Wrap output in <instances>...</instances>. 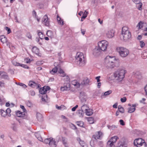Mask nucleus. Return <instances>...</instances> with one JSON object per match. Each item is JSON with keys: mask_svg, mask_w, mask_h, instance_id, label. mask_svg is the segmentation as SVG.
I'll use <instances>...</instances> for the list:
<instances>
[{"mask_svg": "<svg viewBox=\"0 0 147 147\" xmlns=\"http://www.w3.org/2000/svg\"><path fill=\"white\" fill-rule=\"evenodd\" d=\"M134 145L137 147H145L146 143L144 140L141 139H138L134 140Z\"/></svg>", "mask_w": 147, "mask_h": 147, "instance_id": "0eeeda50", "label": "nucleus"}, {"mask_svg": "<svg viewBox=\"0 0 147 147\" xmlns=\"http://www.w3.org/2000/svg\"><path fill=\"white\" fill-rule=\"evenodd\" d=\"M108 44L109 43L107 41L105 40H102L98 43V47L102 51H106Z\"/></svg>", "mask_w": 147, "mask_h": 147, "instance_id": "423d86ee", "label": "nucleus"}, {"mask_svg": "<svg viewBox=\"0 0 147 147\" xmlns=\"http://www.w3.org/2000/svg\"><path fill=\"white\" fill-rule=\"evenodd\" d=\"M57 20L59 24L61 25H63V20H61V18L58 16L57 17Z\"/></svg>", "mask_w": 147, "mask_h": 147, "instance_id": "c85d7f7f", "label": "nucleus"}, {"mask_svg": "<svg viewBox=\"0 0 147 147\" xmlns=\"http://www.w3.org/2000/svg\"><path fill=\"white\" fill-rule=\"evenodd\" d=\"M6 111L7 114V116L8 117H10L11 116L10 113L11 112V110L9 108H8L6 110Z\"/></svg>", "mask_w": 147, "mask_h": 147, "instance_id": "72a5a7b5", "label": "nucleus"}, {"mask_svg": "<svg viewBox=\"0 0 147 147\" xmlns=\"http://www.w3.org/2000/svg\"><path fill=\"white\" fill-rule=\"evenodd\" d=\"M77 125L80 127H82L84 125V123L83 122L81 121L77 122Z\"/></svg>", "mask_w": 147, "mask_h": 147, "instance_id": "79ce46f5", "label": "nucleus"}, {"mask_svg": "<svg viewBox=\"0 0 147 147\" xmlns=\"http://www.w3.org/2000/svg\"><path fill=\"white\" fill-rule=\"evenodd\" d=\"M36 116L38 119H39V117H41L42 115L40 113H36Z\"/></svg>", "mask_w": 147, "mask_h": 147, "instance_id": "bf43d9fd", "label": "nucleus"}, {"mask_svg": "<svg viewBox=\"0 0 147 147\" xmlns=\"http://www.w3.org/2000/svg\"><path fill=\"white\" fill-rule=\"evenodd\" d=\"M7 39L6 38L4 35H1L0 36V40L3 44L6 42Z\"/></svg>", "mask_w": 147, "mask_h": 147, "instance_id": "5701e85b", "label": "nucleus"}, {"mask_svg": "<svg viewBox=\"0 0 147 147\" xmlns=\"http://www.w3.org/2000/svg\"><path fill=\"white\" fill-rule=\"evenodd\" d=\"M118 139V137L117 136L112 137L111 139L107 142V145L111 147H114L115 146L114 144L116 143L117 140Z\"/></svg>", "mask_w": 147, "mask_h": 147, "instance_id": "6e6552de", "label": "nucleus"}, {"mask_svg": "<svg viewBox=\"0 0 147 147\" xmlns=\"http://www.w3.org/2000/svg\"><path fill=\"white\" fill-rule=\"evenodd\" d=\"M121 35L123 37V40H127L131 38V35L128 28L126 26L123 27L121 32Z\"/></svg>", "mask_w": 147, "mask_h": 147, "instance_id": "20e7f679", "label": "nucleus"}, {"mask_svg": "<svg viewBox=\"0 0 147 147\" xmlns=\"http://www.w3.org/2000/svg\"><path fill=\"white\" fill-rule=\"evenodd\" d=\"M140 46L142 48L145 46V44L143 41H140Z\"/></svg>", "mask_w": 147, "mask_h": 147, "instance_id": "3c124183", "label": "nucleus"}, {"mask_svg": "<svg viewBox=\"0 0 147 147\" xmlns=\"http://www.w3.org/2000/svg\"><path fill=\"white\" fill-rule=\"evenodd\" d=\"M16 114L17 116L19 117H23L25 115V113L22 112L20 111H16Z\"/></svg>", "mask_w": 147, "mask_h": 147, "instance_id": "a211bd4d", "label": "nucleus"}, {"mask_svg": "<svg viewBox=\"0 0 147 147\" xmlns=\"http://www.w3.org/2000/svg\"><path fill=\"white\" fill-rule=\"evenodd\" d=\"M136 105H134L132 106L129 109L128 111V113H131L134 112L136 110Z\"/></svg>", "mask_w": 147, "mask_h": 147, "instance_id": "aec40b11", "label": "nucleus"}, {"mask_svg": "<svg viewBox=\"0 0 147 147\" xmlns=\"http://www.w3.org/2000/svg\"><path fill=\"white\" fill-rule=\"evenodd\" d=\"M5 86V83L3 81H0V86L1 87H4Z\"/></svg>", "mask_w": 147, "mask_h": 147, "instance_id": "8fccbe9b", "label": "nucleus"}, {"mask_svg": "<svg viewBox=\"0 0 147 147\" xmlns=\"http://www.w3.org/2000/svg\"><path fill=\"white\" fill-rule=\"evenodd\" d=\"M103 136V134L102 133L101 131H98L96 132L93 137L95 139H101L102 137Z\"/></svg>", "mask_w": 147, "mask_h": 147, "instance_id": "f8f14e48", "label": "nucleus"}, {"mask_svg": "<svg viewBox=\"0 0 147 147\" xmlns=\"http://www.w3.org/2000/svg\"><path fill=\"white\" fill-rule=\"evenodd\" d=\"M5 29L7 31V34H9L11 32L10 29L7 27H5Z\"/></svg>", "mask_w": 147, "mask_h": 147, "instance_id": "09e8293b", "label": "nucleus"}, {"mask_svg": "<svg viewBox=\"0 0 147 147\" xmlns=\"http://www.w3.org/2000/svg\"><path fill=\"white\" fill-rule=\"evenodd\" d=\"M100 76H98L96 77L95 79L97 80V82H99L100 81Z\"/></svg>", "mask_w": 147, "mask_h": 147, "instance_id": "e2e57ef3", "label": "nucleus"}, {"mask_svg": "<svg viewBox=\"0 0 147 147\" xmlns=\"http://www.w3.org/2000/svg\"><path fill=\"white\" fill-rule=\"evenodd\" d=\"M90 83V80L89 78H85L81 82V84L83 85H88Z\"/></svg>", "mask_w": 147, "mask_h": 147, "instance_id": "dca6fc26", "label": "nucleus"}, {"mask_svg": "<svg viewBox=\"0 0 147 147\" xmlns=\"http://www.w3.org/2000/svg\"><path fill=\"white\" fill-rule=\"evenodd\" d=\"M84 111L81 110H79L78 111L77 113L78 116L80 117H82L84 115Z\"/></svg>", "mask_w": 147, "mask_h": 147, "instance_id": "a878e982", "label": "nucleus"}, {"mask_svg": "<svg viewBox=\"0 0 147 147\" xmlns=\"http://www.w3.org/2000/svg\"><path fill=\"white\" fill-rule=\"evenodd\" d=\"M146 100V99L144 98H143L140 100V102L141 103H144V102Z\"/></svg>", "mask_w": 147, "mask_h": 147, "instance_id": "0e129e2a", "label": "nucleus"}, {"mask_svg": "<svg viewBox=\"0 0 147 147\" xmlns=\"http://www.w3.org/2000/svg\"><path fill=\"white\" fill-rule=\"evenodd\" d=\"M144 89L146 92V94L147 95V84L144 87Z\"/></svg>", "mask_w": 147, "mask_h": 147, "instance_id": "774afa93", "label": "nucleus"}, {"mask_svg": "<svg viewBox=\"0 0 147 147\" xmlns=\"http://www.w3.org/2000/svg\"><path fill=\"white\" fill-rule=\"evenodd\" d=\"M59 68L60 67H55L52 70L50 71V73L52 75L54 74L57 72V71H59Z\"/></svg>", "mask_w": 147, "mask_h": 147, "instance_id": "412c9836", "label": "nucleus"}, {"mask_svg": "<svg viewBox=\"0 0 147 147\" xmlns=\"http://www.w3.org/2000/svg\"><path fill=\"white\" fill-rule=\"evenodd\" d=\"M11 128L14 131H16L17 130V125L16 124H12Z\"/></svg>", "mask_w": 147, "mask_h": 147, "instance_id": "c9c22d12", "label": "nucleus"}, {"mask_svg": "<svg viewBox=\"0 0 147 147\" xmlns=\"http://www.w3.org/2000/svg\"><path fill=\"white\" fill-rule=\"evenodd\" d=\"M25 60L26 61V62L27 63H29L30 61V59L28 58H27L25 59Z\"/></svg>", "mask_w": 147, "mask_h": 147, "instance_id": "69168bd1", "label": "nucleus"}, {"mask_svg": "<svg viewBox=\"0 0 147 147\" xmlns=\"http://www.w3.org/2000/svg\"><path fill=\"white\" fill-rule=\"evenodd\" d=\"M42 23L46 26H48L50 24L49 19L47 15H45L42 19Z\"/></svg>", "mask_w": 147, "mask_h": 147, "instance_id": "9b49d317", "label": "nucleus"}, {"mask_svg": "<svg viewBox=\"0 0 147 147\" xmlns=\"http://www.w3.org/2000/svg\"><path fill=\"white\" fill-rule=\"evenodd\" d=\"M118 59L115 57L107 56L105 59L104 65L108 69L112 68L119 62Z\"/></svg>", "mask_w": 147, "mask_h": 147, "instance_id": "f257e3e1", "label": "nucleus"}, {"mask_svg": "<svg viewBox=\"0 0 147 147\" xmlns=\"http://www.w3.org/2000/svg\"><path fill=\"white\" fill-rule=\"evenodd\" d=\"M38 32V35L39 37V38L41 39L43 38V33L41 32H40L39 30H38L37 31Z\"/></svg>", "mask_w": 147, "mask_h": 147, "instance_id": "f704fd0d", "label": "nucleus"}, {"mask_svg": "<svg viewBox=\"0 0 147 147\" xmlns=\"http://www.w3.org/2000/svg\"><path fill=\"white\" fill-rule=\"evenodd\" d=\"M30 94L32 96H34L35 95V92L32 90H31L29 92Z\"/></svg>", "mask_w": 147, "mask_h": 147, "instance_id": "864d4df0", "label": "nucleus"}, {"mask_svg": "<svg viewBox=\"0 0 147 147\" xmlns=\"http://www.w3.org/2000/svg\"><path fill=\"white\" fill-rule=\"evenodd\" d=\"M50 88L49 86H47L43 87V88H41L39 90V92L41 94H46L47 91L49 90Z\"/></svg>", "mask_w": 147, "mask_h": 147, "instance_id": "ddd939ff", "label": "nucleus"}, {"mask_svg": "<svg viewBox=\"0 0 147 147\" xmlns=\"http://www.w3.org/2000/svg\"><path fill=\"white\" fill-rule=\"evenodd\" d=\"M51 147H56L57 144L55 140L52 138H51V140L49 144Z\"/></svg>", "mask_w": 147, "mask_h": 147, "instance_id": "2eb2a0df", "label": "nucleus"}, {"mask_svg": "<svg viewBox=\"0 0 147 147\" xmlns=\"http://www.w3.org/2000/svg\"><path fill=\"white\" fill-rule=\"evenodd\" d=\"M116 50L119 53L120 56L122 57L127 56L129 54V51L127 49L121 47H118Z\"/></svg>", "mask_w": 147, "mask_h": 147, "instance_id": "39448f33", "label": "nucleus"}, {"mask_svg": "<svg viewBox=\"0 0 147 147\" xmlns=\"http://www.w3.org/2000/svg\"><path fill=\"white\" fill-rule=\"evenodd\" d=\"M102 51L98 47L95 48L93 50V54L95 56H98L101 53Z\"/></svg>", "mask_w": 147, "mask_h": 147, "instance_id": "4468645a", "label": "nucleus"}, {"mask_svg": "<svg viewBox=\"0 0 147 147\" xmlns=\"http://www.w3.org/2000/svg\"><path fill=\"white\" fill-rule=\"evenodd\" d=\"M32 50L33 53L38 55V56H41L40 54L39 53V49L36 47H33Z\"/></svg>", "mask_w": 147, "mask_h": 147, "instance_id": "f3484780", "label": "nucleus"}, {"mask_svg": "<svg viewBox=\"0 0 147 147\" xmlns=\"http://www.w3.org/2000/svg\"><path fill=\"white\" fill-rule=\"evenodd\" d=\"M62 141L63 144L64 145L65 147H68L67 145V141L65 138H62Z\"/></svg>", "mask_w": 147, "mask_h": 147, "instance_id": "473e14b6", "label": "nucleus"}, {"mask_svg": "<svg viewBox=\"0 0 147 147\" xmlns=\"http://www.w3.org/2000/svg\"><path fill=\"white\" fill-rule=\"evenodd\" d=\"M126 98L125 97H124L123 98H121V101L122 102H125L126 100Z\"/></svg>", "mask_w": 147, "mask_h": 147, "instance_id": "603ef678", "label": "nucleus"}, {"mask_svg": "<svg viewBox=\"0 0 147 147\" xmlns=\"http://www.w3.org/2000/svg\"><path fill=\"white\" fill-rule=\"evenodd\" d=\"M59 72L60 74V76L64 77L65 76L66 74L63 71V70L61 69L60 68H59Z\"/></svg>", "mask_w": 147, "mask_h": 147, "instance_id": "bb28decb", "label": "nucleus"}, {"mask_svg": "<svg viewBox=\"0 0 147 147\" xmlns=\"http://www.w3.org/2000/svg\"><path fill=\"white\" fill-rule=\"evenodd\" d=\"M20 108L22 109L23 110V112H25L26 111V109L25 108V107L23 105H20Z\"/></svg>", "mask_w": 147, "mask_h": 147, "instance_id": "4d7b16f0", "label": "nucleus"}, {"mask_svg": "<svg viewBox=\"0 0 147 147\" xmlns=\"http://www.w3.org/2000/svg\"><path fill=\"white\" fill-rule=\"evenodd\" d=\"M77 140L79 141V143L81 146H82V145H84L85 144H86L84 143V142L82 141L80 138H78Z\"/></svg>", "mask_w": 147, "mask_h": 147, "instance_id": "e433bc0d", "label": "nucleus"}, {"mask_svg": "<svg viewBox=\"0 0 147 147\" xmlns=\"http://www.w3.org/2000/svg\"><path fill=\"white\" fill-rule=\"evenodd\" d=\"M78 105H76L75 107H73L72 109L71 110L72 111H75L76 109L78 108Z\"/></svg>", "mask_w": 147, "mask_h": 147, "instance_id": "13d9d810", "label": "nucleus"}, {"mask_svg": "<svg viewBox=\"0 0 147 147\" xmlns=\"http://www.w3.org/2000/svg\"><path fill=\"white\" fill-rule=\"evenodd\" d=\"M138 5L137 6V7L138 9L140 10H141L142 9V3H140L138 4Z\"/></svg>", "mask_w": 147, "mask_h": 147, "instance_id": "ea45409f", "label": "nucleus"}, {"mask_svg": "<svg viewBox=\"0 0 147 147\" xmlns=\"http://www.w3.org/2000/svg\"><path fill=\"white\" fill-rule=\"evenodd\" d=\"M12 63L13 65H14L15 66H20V63H18L15 61H12Z\"/></svg>", "mask_w": 147, "mask_h": 147, "instance_id": "a19ab883", "label": "nucleus"}, {"mask_svg": "<svg viewBox=\"0 0 147 147\" xmlns=\"http://www.w3.org/2000/svg\"><path fill=\"white\" fill-rule=\"evenodd\" d=\"M75 62L80 66H83L85 64L84 57L83 53L78 52L75 56Z\"/></svg>", "mask_w": 147, "mask_h": 147, "instance_id": "f03ea898", "label": "nucleus"}, {"mask_svg": "<svg viewBox=\"0 0 147 147\" xmlns=\"http://www.w3.org/2000/svg\"><path fill=\"white\" fill-rule=\"evenodd\" d=\"M133 1L135 4H137L141 3V0H133Z\"/></svg>", "mask_w": 147, "mask_h": 147, "instance_id": "49530a36", "label": "nucleus"}, {"mask_svg": "<svg viewBox=\"0 0 147 147\" xmlns=\"http://www.w3.org/2000/svg\"><path fill=\"white\" fill-rule=\"evenodd\" d=\"M72 83L77 88H79L80 85L79 82L76 80L73 81Z\"/></svg>", "mask_w": 147, "mask_h": 147, "instance_id": "6ab92c4d", "label": "nucleus"}, {"mask_svg": "<svg viewBox=\"0 0 147 147\" xmlns=\"http://www.w3.org/2000/svg\"><path fill=\"white\" fill-rule=\"evenodd\" d=\"M126 73L124 69L120 68L114 73V76L116 80L119 82L121 81L124 78Z\"/></svg>", "mask_w": 147, "mask_h": 147, "instance_id": "7ed1b4c3", "label": "nucleus"}, {"mask_svg": "<svg viewBox=\"0 0 147 147\" xmlns=\"http://www.w3.org/2000/svg\"><path fill=\"white\" fill-rule=\"evenodd\" d=\"M85 113H86V114L87 115L90 116L92 114L93 112L92 110L88 108V110L86 111H85Z\"/></svg>", "mask_w": 147, "mask_h": 147, "instance_id": "4be33fe9", "label": "nucleus"}, {"mask_svg": "<svg viewBox=\"0 0 147 147\" xmlns=\"http://www.w3.org/2000/svg\"><path fill=\"white\" fill-rule=\"evenodd\" d=\"M18 84L19 85L22 86L24 88H26L27 87V86L25 84H24L22 83H19Z\"/></svg>", "mask_w": 147, "mask_h": 147, "instance_id": "de8ad7c7", "label": "nucleus"}, {"mask_svg": "<svg viewBox=\"0 0 147 147\" xmlns=\"http://www.w3.org/2000/svg\"><path fill=\"white\" fill-rule=\"evenodd\" d=\"M118 111L121 113H124V110L123 107L121 105H119L118 106Z\"/></svg>", "mask_w": 147, "mask_h": 147, "instance_id": "cd10ccee", "label": "nucleus"}, {"mask_svg": "<svg viewBox=\"0 0 147 147\" xmlns=\"http://www.w3.org/2000/svg\"><path fill=\"white\" fill-rule=\"evenodd\" d=\"M36 137L38 139V140L40 141H42V138L40 136V135L38 134H36Z\"/></svg>", "mask_w": 147, "mask_h": 147, "instance_id": "a18cd8bd", "label": "nucleus"}, {"mask_svg": "<svg viewBox=\"0 0 147 147\" xmlns=\"http://www.w3.org/2000/svg\"><path fill=\"white\" fill-rule=\"evenodd\" d=\"M1 113L2 116L3 117H5L7 115V114L6 111H5L2 109H1Z\"/></svg>", "mask_w": 147, "mask_h": 147, "instance_id": "7c9ffc66", "label": "nucleus"}, {"mask_svg": "<svg viewBox=\"0 0 147 147\" xmlns=\"http://www.w3.org/2000/svg\"><path fill=\"white\" fill-rule=\"evenodd\" d=\"M28 85L30 86L33 88H35L37 86V83L32 81H30Z\"/></svg>", "mask_w": 147, "mask_h": 147, "instance_id": "b1692460", "label": "nucleus"}, {"mask_svg": "<svg viewBox=\"0 0 147 147\" xmlns=\"http://www.w3.org/2000/svg\"><path fill=\"white\" fill-rule=\"evenodd\" d=\"M47 35L51 37H52L53 36V33L50 30H48L47 31L46 33Z\"/></svg>", "mask_w": 147, "mask_h": 147, "instance_id": "2f4dec72", "label": "nucleus"}, {"mask_svg": "<svg viewBox=\"0 0 147 147\" xmlns=\"http://www.w3.org/2000/svg\"><path fill=\"white\" fill-rule=\"evenodd\" d=\"M117 103H116L113 105V107L115 108H117Z\"/></svg>", "mask_w": 147, "mask_h": 147, "instance_id": "338daca9", "label": "nucleus"}, {"mask_svg": "<svg viewBox=\"0 0 147 147\" xmlns=\"http://www.w3.org/2000/svg\"><path fill=\"white\" fill-rule=\"evenodd\" d=\"M27 36L29 38H31L32 37L31 35L29 32H28L26 34Z\"/></svg>", "mask_w": 147, "mask_h": 147, "instance_id": "052dcab7", "label": "nucleus"}, {"mask_svg": "<svg viewBox=\"0 0 147 147\" xmlns=\"http://www.w3.org/2000/svg\"><path fill=\"white\" fill-rule=\"evenodd\" d=\"M67 83H64L63 86H61L60 88V90L62 91H68L70 90V85L69 83V81L68 80Z\"/></svg>", "mask_w": 147, "mask_h": 147, "instance_id": "9d476101", "label": "nucleus"}, {"mask_svg": "<svg viewBox=\"0 0 147 147\" xmlns=\"http://www.w3.org/2000/svg\"><path fill=\"white\" fill-rule=\"evenodd\" d=\"M112 91L111 90H109L108 91H107L106 92H105L104 93V95L105 96H107L109 94H110L112 93Z\"/></svg>", "mask_w": 147, "mask_h": 147, "instance_id": "c03bdc74", "label": "nucleus"}, {"mask_svg": "<svg viewBox=\"0 0 147 147\" xmlns=\"http://www.w3.org/2000/svg\"><path fill=\"white\" fill-rule=\"evenodd\" d=\"M120 124L122 125H124L125 124L123 121L122 119H120L119 121Z\"/></svg>", "mask_w": 147, "mask_h": 147, "instance_id": "6e6d98bb", "label": "nucleus"}, {"mask_svg": "<svg viewBox=\"0 0 147 147\" xmlns=\"http://www.w3.org/2000/svg\"><path fill=\"white\" fill-rule=\"evenodd\" d=\"M47 98V95H45L44 96H42V100L45 101L46 100V99Z\"/></svg>", "mask_w": 147, "mask_h": 147, "instance_id": "680f3d73", "label": "nucleus"}, {"mask_svg": "<svg viewBox=\"0 0 147 147\" xmlns=\"http://www.w3.org/2000/svg\"><path fill=\"white\" fill-rule=\"evenodd\" d=\"M20 66H21L22 67H23L25 69H28L29 67L26 65L24 64H20Z\"/></svg>", "mask_w": 147, "mask_h": 147, "instance_id": "5fc2aeb1", "label": "nucleus"}, {"mask_svg": "<svg viewBox=\"0 0 147 147\" xmlns=\"http://www.w3.org/2000/svg\"><path fill=\"white\" fill-rule=\"evenodd\" d=\"M88 14V13L85 11L83 14L82 18H83L84 19H85L87 17Z\"/></svg>", "mask_w": 147, "mask_h": 147, "instance_id": "37998d69", "label": "nucleus"}, {"mask_svg": "<svg viewBox=\"0 0 147 147\" xmlns=\"http://www.w3.org/2000/svg\"><path fill=\"white\" fill-rule=\"evenodd\" d=\"M50 140L51 138H49L46 139L44 140V143L46 144H49Z\"/></svg>", "mask_w": 147, "mask_h": 147, "instance_id": "58836bf2", "label": "nucleus"}, {"mask_svg": "<svg viewBox=\"0 0 147 147\" xmlns=\"http://www.w3.org/2000/svg\"><path fill=\"white\" fill-rule=\"evenodd\" d=\"M115 33L114 30L113 29L107 30L105 33L106 36L107 38H111L114 36Z\"/></svg>", "mask_w": 147, "mask_h": 147, "instance_id": "1a4fd4ad", "label": "nucleus"}, {"mask_svg": "<svg viewBox=\"0 0 147 147\" xmlns=\"http://www.w3.org/2000/svg\"><path fill=\"white\" fill-rule=\"evenodd\" d=\"M88 121L90 123H92L94 122V119L92 117L88 118Z\"/></svg>", "mask_w": 147, "mask_h": 147, "instance_id": "4c0bfd02", "label": "nucleus"}, {"mask_svg": "<svg viewBox=\"0 0 147 147\" xmlns=\"http://www.w3.org/2000/svg\"><path fill=\"white\" fill-rule=\"evenodd\" d=\"M25 103L27 106L28 107H32V103L29 100H27L25 102Z\"/></svg>", "mask_w": 147, "mask_h": 147, "instance_id": "c756f323", "label": "nucleus"}, {"mask_svg": "<svg viewBox=\"0 0 147 147\" xmlns=\"http://www.w3.org/2000/svg\"><path fill=\"white\" fill-rule=\"evenodd\" d=\"M88 108L89 107L86 105H83L81 107V110L85 112L86 111L88 110Z\"/></svg>", "mask_w": 147, "mask_h": 147, "instance_id": "393cba45", "label": "nucleus"}]
</instances>
